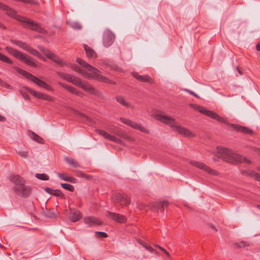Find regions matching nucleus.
Returning a JSON list of instances; mask_svg holds the SVG:
<instances>
[{
    "label": "nucleus",
    "instance_id": "nucleus-8",
    "mask_svg": "<svg viewBox=\"0 0 260 260\" xmlns=\"http://www.w3.org/2000/svg\"><path fill=\"white\" fill-rule=\"evenodd\" d=\"M18 21L25 27L30 28L34 30H40L39 25L34 21L28 19L27 17H16Z\"/></svg>",
    "mask_w": 260,
    "mask_h": 260
},
{
    "label": "nucleus",
    "instance_id": "nucleus-41",
    "mask_svg": "<svg viewBox=\"0 0 260 260\" xmlns=\"http://www.w3.org/2000/svg\"><path fill=\"white\" fill-rule=\"evenodd\" d=\"M64 181L70 182L71 183H75L76 182V179L73 177L68 176L64 179Z\"/></svg>",
    "mask_w": 260,
    "mask_h": 260
},
{
    "label": "nucleus",
    "instance_id": "nucleus-25",
    "mask_svg": "<svg viewBox=\"0 0 260 260\" xmlns=\"http://www.w3.org/2000/svg\"><path fill=\"white\" fill-rule=\"evenodd\" d=\"M54 62L60 65L61 66H66V63L62 61L58 56L54 53H52L50 57L49 58Z\"/></svg>",
    "mask_w": 260,
    "mask_h": 260
},
{
    "label": "nucleus",
    "instance_id": "nucleus-49",
    "mask_svg": "<svg viewBox=\"0 0 260 260\" xmlns=\"http://www.w3.org/2000/svg\"><path fill=\"white\" fill-rule=\"evenodd\" d=\"M184 90L185 91L189 93L191 95H192L193 96H195L196 98H199V96L196 93H194L193 91H192L191 90H189L188 89H184Z\"/></svg>",
    "mask_w": 260,
    "mask_h": 260
},
{
    "label": "nucleus",
    "instance_id": "nucleus-47",
    "mask_svg": "<svg viewBox=\"0 0 260 260\" xmlns=\"http://www.w3.org/2000/svg\"><path fill=\"white\" fill-rule=\"evenodd\" d=\"M82 178H85L87 180H90L92 179V176L86 174H82Z\"/></svg>",
    "mask_w": 260,
    "mask_h": 260
},
{
    "label": "nucleus",
    "instance_id": "nucleus-1",
    "mask_svg": "<svg viewBox=\"0 0 260 260\" xmlns=\"http://www.w3.org/2000/svg\"><path fill=\"white\" fill-rule=\"evenodd\" d=\"M77 62L83 67L86 68L87 71L90 72L88 73L85 70L80 69V67L77 65H73L72 67V69L76 72L81 74L84 78L88 79L96 80L100 82L111 84H115V82L110 80L106 77L101 75V72L99 70L93 67L92 66L86 63L82 59L77 58Z\"/></svg>",
    "mask_w": 260,
    "mask_h": 260
},
{
    "label": "nucleus",
    "instance_id": "nucleus-33",
    "mask_svg": "<svg viewBox=\"0 0 260 260\" xmlns=\"http://www.w3.org/2000/svg\"><path fill=\"white\" fill-rule=\"evenodd\" d=\"M61 186L67 190H69V191H70L71 192H73L74 191V186L70 184H68V183H61Z\"/></svg>",
    "mask_w": 260,
    "mask_h": 260
},
{
    "label": "nucleus",
    "instance_id": "nucleus-63",
    "mask_svg": "<svg viewBox=\"0 0 260 260\" xmlns=\"http://www.w3.org/2000/svg\"><path fill=\"white\" fill-rule=\"evenodd\" d=\"M0 28H3V29H6V27L1 22H0Z\"/></svg>",
    "mask_w": 260,
    "mask_h": 260
},
{
    "label": "nucleus",
    "instance_id": "nucleus-27",
    "mask_svg": "<svg viewBox=\"0 0 260 260\" xmlns=\"http://www.w3.org/2000/svg\"><path fill=\"white\" fill-rule=\"evenodd\" d=\"M0 8L3 9L6 12V14L9 16H14L16 14V12L13 10L9 8L7 6L3 5L0 3Z\"/></svg>",
    "mask_w": 260,
    "mask_h": 260
},
{
    "label": "nucleus",
    "instance_id": "nucleus-44",
    "mask_svg": "<svg viewBox=\"0 0 260 260\" xmlns=\"http://www.w3.org/2000/svg\"><path fill=\"white\" fill-rule=\"evenodd\" d=\"M53 196L56 197H63L64 194L59 190L58 189L54 190L53 192Z\"/></svg>",
    "mask_w": 260,
    "mask_h": 260
},
{
    "label": "nucleus",
    "instance_id": "nucleus-36",
    "mask_svg": "<svg viewBox=\"0 0 260 260\" xmlns=\"http://www.w3.org/2000/svg\"><path fill=\"white\" fill-rule=\"evenodd\" d=\"M0 60L10 64H12L13 61L7 56L0 53Z\"/></svg>",
    "mask_w": 260,
    "mask_h": 260
},
{
    "label": "nucleus",
    "instance_id": "nucleus-34",
    "mask_svg": "<svg viewBox=\"0 0 260 260\" xmlns=\"http://www.w3.org/2000/svg\"><path fill=\"white\" fill-rule=\"evenodd\" d=\"M32 139L39 143H43L44 140L34 132L31 134Z\"/></svg>",
    "mask_w": 260,
    "mask_h": 260
},
{
    "label": "nucleus",
    "instance_id": "nucleus-38",
    "mask_svg": "<svg viewBox=\"0 0 260 260\" xmlns=\"http://www.w3.org/2000/svg\"><path fill=\"white\" fill-rule=\"evenodd\" d=\"M97 132L101 135L103 136L107 139H109L110 134L103 130H97Z\"/></svg>",
    "mask_w": 260,
    "mask_h": 260
},
{
    "label": "nucleus",
    "instance_id": "nucleus-54",
    "mask_svg": "<svg viewBox=\"0 0 260 260\" xmlns=\"http://www.w3.org/2000/svg\"><path fill=\"white\" fill-rule=\"evenodd\" d=\"M116 139H117V138L115 137L114 136H112V135H110L109 138L108 140H110L111 141L115 142V141L116 140Z\"/></svg>",
    "mask_w": 260,
    "mask_h": 260
},
{
    "label": "nucleus",
    "instance_id": "nucleus-5",
    "mask_svg": "<svg viewBox=\"0 0 260 260\" xmlns=\"http://www.w3.org/2000/svg\"><path fill=\"white\" fill-rule=\"evenodd\" d=\"M10 180L15 184L13 189L17 196L26 198L31 193L30 186L25 185V180L19 175H13Z\"/></svg>",
    "mask_w": 260,
    "mask_h": 260
},
{
    "label": "nucleus",
    "instance_id": "nucleus-52",
    "mask_svg": "<svg viewBox=\"0 0 260 260\" xmlns=\"http://www.w3.org/2000/svg\"><path fill=\"white\" fill-rule=\"evenodd\" d=\"M158 248L160 250L162 251L167 256H170V254H169V252L168 251H167L166 250H165L164 248H163L162 247H160V246H158Z\"/></svg>",
    "mask_w": 260,
    "mask_h": 260
},
{
    "label": "nucleus",
    "instance_id": "nucleus-22",
    "mask_svg": "<svg viewBox=\"0 0 260 260\" xmlns=\"http://www.w3.org/2000/svg\"><path fill=\"white\" fill-rule=\"evenodd\" d=\"M190 106L194 109L199 111L201 113L203 114L206 116L207 115L208 112L209 111V110L207 109L206 108L198 105L191 104Z\"/></svg>",
    "mask_w": 260,
    "mask_h": 260
},
{
    "label": "nucleus",
    "instance_id": "nucleus-2",
    "mask_svg": "<svg viewBox=\"0 0 260 260\" xmlns=\"http://www.w3.org/2000/svg\"><path fill=\"white\" fill-rule=\"evenodd\" d=\"M56 74L63 79L72 83V84L80 88H81L84 90L88 92L90 94L98 96H102V92L94 88L92 85L88 84L87 82L81 80V79L78 77L73 76L71 74L60 72H57Z\"/></svg>",
    "mask_w": 260,
    "mask_h": 260
},
{
    "label": "nucleus",
    "instance_id": "nucleus-17",
    "mask_svg": "<svg viewBox=\"0 0 260 260\" xmlns=\"http://www.w3.org/2000/svg\"><path fill=\"white\" fill-rule=\"evenodd\" d=\"M207 116L213 119L217 120V121H218L219 122L223 123H228V122H227V120L226 119L220 116V115H219L218 114H217L216 113L214 112L213 111L209 110Z\"/></svg>",
    "mask_w": 260,
    "mask_h": 260
},
{
    "label": "nucleus",
    "instance_id": "nucleus-46",
    "mask_svg": "<svg viewBox=\"0 0 260 260\" xmlns=\"http://www.w3.org/2000/svg\"><path fill=\"white\" fill-rule=\"evenodd\" d=\"M52 53H52L49 50H48L47 48L45 49L43 52V54L48 58L50 57Z\"/></svg>",
    "mask_w": 260,
    "mask_h": 260
},
{
    "label": "nucleus",
    "instance_id": "nucleus-61",
    "mask_svg": "<svg viewBox=\"0 0 260 260\" xmlns=\"http://www.w3.org/2000/svg\"><path fill=\"white\" fill-rule=\"evenodd\" d=\"M256 49L257 51H260V42L258 43L256 45Z\"/></svg>",
    "mask_w": 260,
    "mask_h": 260
},
{
    "label": "nucleus",
    "instance_id": "nucleus-15",
    "mask_svg": "<svg viewBox=\"0 0 260 260\" xmlns=\"http://www.w3.org/2000/svg\"><path fill=\"white\" fill-rule=\"evenodd\" d=\"M229 126L231 130L247 134H251L252 133V130L247 128L246 127L242 126L238 124H229Z\"/></svg>",
    "mask_w": 260,
    "mask_h": 260
},
{
    "label": "nucleus",
    "instance_id": "nucleus-31",
    "mask_svg": "<svg viewBox=\"0 0 260 260\" xmlns=\"http://www.w3.org/2000/svg\"><path fill=\"white\" fill-rule=\"evenodd\" d=\"M116 101L119 103L120 104L124 106L125 107H129V104L128 103L126 102L123 96H118L116 97Z\"/></svg>",
    "mask_w": 260,
    "mask_h": 260
},
{
    "label": "nucleus",
    "instance_id": "nucleus-14",
    "mask_svg": "<svg viewBox=\"0 0 260 260\" xmlns=\"http://www.w3.org/2000/svg\"><path fill=\"white\" fill-rule=\"evenodd\" d=\"M11 42L13 44L17 45L20 48L25 50L28 52L30 54L31 53L33 48L30 47L29 45L27 44L26 43L22 42L21 41H18L16 40L11 39L10 40Z\"/></svg>",
    "mask_w": 260,
    "mask_h": 260
},
{
    "label": "nucleus",
    "instance_id": "nucleus-18",
    "mask_svg": "<svg viewBox=\"0 0 260 260\" xmlns=\"http://www.w3.org/2000/svg\"><path fill=\"white\" fill-rule=\"evenodd\" d=\"M84 220L86 224H89V225H100L102 224V222L99 219L93 216H87L84 218Z\"/></svg>",
    "mask_w": 260,
    "mask_h": 260
},
{
    "label": "nucleus",
    "instance_id": "nucleus-7",
    "mask_svg": "<svg viewBox=\"0 0 260 260\" xmlns=\"http://www.w3.org/2000/svg\"><path fill=\"white\" fill-rule=\"evenodd\" d=\"M17 71L24 77L30 80L39 86L44 88L49 91H53V89L51 86L48 85L45 82L41 80L36 76L32 75L31 74L19 68H17Z\"/></svg>",
    "mask_w": 260,
    "mask_h": 260
},
{
    "label": "nucleus",
    "instance_id": "nucleus-50",
    "mask_svg": "<svg viewBox=\"0 0 260 260\" xmlns=\"http://www.w3.org/2000/svg\"><path fill=\"white\" fill-rule=\"evenodd\" d=\"M57 176L60 179H61V180H63L64 181V179L68 177L65 174H63V173H58Z\"/></svg>",
    "mask_w": 260,
    "mask_h": 260
},
{
    "label": "nucleus",
    "instance_id": "nucleus-26",
    "mask_svg": "<svg viewBox=\"0 0 260 260\" xmlns=\"http://www.w3.org/2000/svg\"><path fill=\"white\" fill-rule=\"evenodd\" d=\"M84 48L85 49V51L86 52V55L88 57H94L96 56V53L95 51L91 48L90 47L88 46L87 45H84Z\"/></svg>",
    "mask_w": 260,
    "mask_h": 260
},
{
    "label": "nucleus",
    "instance_id": "nucleus-39",
    "mask_svg": "<svg viewBox=\"0 0 260 260\" xmlns=\"http://www.w3.org/2000/svg\"><path fill=\"white\" fill-rule=\"evenodd\" d=\"M42 100L45 101L53 102L54 101V98L45 93L43 94Z\"/></svg>",
    "mask_w": 260,
    "mask_h": 260
},
{
    "label": "nucleus",
    "instance_id": "nucleus-20",
    "mask_svg": "<svg viewBox=\"0 0 260 260\" xmlns=\"http://www.w3.org/2000/svg\"><path fill=\"white\" fill-rule=\"evenodd\" d=\"M130 126L134 129H138L140 132L146 134H149L150 133L149 131L144 126H143L141 124L133 121H132Z\"/></svg>",
    "mask_w": 260,
    "mask_h": 260
},
{
    "label": "nucleus",
    "instance_id": "nucleus-56",
    "mask_svg": "<svg viewBox=\"0 0 260 260\" xmlns=\"http://www.w3.org/2000/svg\"><path fill=\"white\" fill-rule=\"evenodd\" d=\"M115 142L117 143H118L119 144H121V145H123V143L122 141V140H120V139H118V138L116 139V140Z\"/></svg>",
    "mask_w": 260,
    "mask_h": 260
},
{
    "label": "nucleus",
    "instance_id": "nucleus-29",
    "mask_svg": "<svg viewBox=\"0 0 260 260\" xmlns=\"http://www.w3.org/2000/svg\"><path fill=\"white\" fill-rule=\"evenodd\" d=\"M65 160L69 165L73 166L74 168L80 167V165L78 162L72 158L66 157Z\"/></svg>",
    "mask_w": 260,
    "mask_h": 260
},
{
    "label": "nucleus",
    "instance_id": "nucleus-42",
    "mask_svg": "<svg viewBox=\"0 0 260 260\" xmlns=\"http://www.w3.org/2000/svg\"><path fill=\"white\" fill-rule=\"evenodd\" d=\"M120 120L123 123L130 126L131 122H132V120L126 119V118H121Z\"/></svg>",
    "mask_w": 260,
    "mask_h": 260
},
{
    "label": "nucleus",
    "instance_id": "nucleus-23",
    "mask_svg": "<svg viewBox=\"0 0 260 260\" xmlns=\"http://www.w3.org/2000/svg\"><path fill=\"white\" fill-rule=\"evenodd\" d=\"M243 174H247L254 178L257 181H260V174L252 170H247L242 171Z\"/></svg>",
    "mask_w": 260,
    "mask_h": 260
},
{
    "label": "nucleus",
    "instance_id": "nucleus-10",
    "mask_svg": "<svg viewBox=\"0 0 260 260\" xmlns=\"http://www.w3.org/2000/svg\"><path fill=\"white\" fill-rule=\"evenodd\" d=\"M113 200L114 202L119 203L122 206H127L131 203V201L127 195L120 193L114 194Z\"/></svg>",
    "mask_w": 260,
    "mask_h": 260
},
{
    "label": "nucleus",
    "instance_id": "nucleus-16",
    "mask_svg": "<svg viewBox=\"0 0 260 260\" xmlns=\"http://www.w3.org/2000/svg\"><path fill=\"white\" fill-rule=\"evenodd\" d=\"M133 76L138 81L142 82H147L150 84L154 83V80L148 75H139L137 73H133Z\"/></svg>",
    "mask_w": 260,
    "mask_h": 260
},
{
    "label": "nucleus",
    "instance_id": "nucleus-12",
    "mask_svg": "<svg viewBox=\"0 0 260 260\" xmlns=\"http://www.w3.org/2000/svg\"><path fill=\"white\" fill-rule=\"evenodd\" d=\"M107 216L110 219L121 223H124L126 221V217L125 216L114 212L108 211L107 212Z\"/></svg>",
    "mask_w": 260,
    "mask_h": 260
},
{
    "label": "nucleus",
    "instance_id": "nucleus-13",
    "mask_svg": "<svg viewBox=\"0 0 260 260\" xmlns=\"http://www.w3.org/2000/svg\"><path fill=\"white\" fill-rule=\"evenodd\" d=\"M169 206L168 202L164 201L163 202H155L151 205V210L155 212L163 211L165 208Z\"/></svg>",
    "mask_w": 260,
    "mask_h": 260
},
{
    "label": "nucleus",
    "instance_id": "nucleus-9",
    "mask_svg": "<svg viewBox=\"0 0 260 260\" xmlns=\"http://www.w3.org/2000/svg\"><path fill=\"white\" fill-rule=\"evenodd\" d=\"M190 164L198 169H200L201 170H202L203 171L206 172L210 175H217L218 172L212 169L207 165H206L205 164L201 162H198L194 160H192L190 162Z\"/></svg>",
    "mask_w": 260,
    "mask_h": 260
},
{
    "label": "nucleus",
    "instance_id": "nucleus-51",
    "mask_svg": "<svg viewBox=\"0 0 260 260\" xmlns=\"http://www.w3.org/2000/svg\"><path fill=\"white\" fill-rule=\"evenodd\" d=\"M45 191H46V192H47V193H49V194H52V195L53 194V192H54V189H51V188H49V187H46V188L45 189Z\"/></svg>",
    "mask_w": 260,
    "mask_h": 260
},
{
    "label": "nucleus",
    "instance_id": "nucleus-21",
    "mask_svg": "<svg viewBox=\"0 0 260 260\" xmlns=\"http://www.w3.org/2000/svg\"><path fill=\"white\" fill-rule=\"evenodd\" d=\"M58 84L61 86V87H63L64 88L67 89L69 92H70L72 93L75 94L76 95H80V93H81V92L80 91L77 90L74 87H72L70 85H65L61 82H58Z\"/></svg>",
    "mask_w": 260,
    "mask_h": 260
},
{
    "label": "nucleus",
    "instance_id": "nucleus-24",
    "mask_svg": "<svg viewBox=\"0 0 260 260\" xmlns=\"http://www.w3.org/2000/svg\"><path fill=\"white\" fill-rule=\"evenodd\" d=\"M54 62L60 65L61 66H66V63L62 61L58 56L54 53H52L50 57L49 58Z\"/></svg>",
    "mask_w": 260,
    "mask_h": 260
},
{
    "label": "nucleus",
    "instance_id": "nucleus-59",
    "mask_svg": "<svg viewBox=\"0 0 260 260\" xmlns=\"http://www.w3.org/2000/svg\"><path fill=\"white\" fill-rule=\"evenodd\" d=\"M77 176L80 177H82V175H81L82 174H84L83 172L79 171H77Z\"/></svg>",
    "mask_w": 260,
    "mask_h": 260
},
{
    "label": "nucleus",
    "instance_id": "nucleus-19",
    "mask_svg": "<svg viewBox=\"0 0 260 260\" xmlns=\"http://www.w3.org/2000/svg\"><path fill=\"white\" fill-rule=\"evenodd\" d=\"M81 212L76 210H71L69 216V219L73 222H76L81 218Z\"/></svg>",
    "mask_w": 260,
    "mask_h": 260
},
{
    "label": "nucleus",
    "instance_id": "nucleus-40",
    "mask_svg": "<svg viewBox=\"0 0 260 260\" xmlns=\"http://www.w3.org/2000/svg\"><path fill=\"white\" fill-rule=\"evenodd\" d=\"M95 235L96 237L98 238H106L108 237V235L106 233L103 232H95Z\"/></svg>",
    "mask_w": 260,
    "mask_h": 260
},
{
    "label": "nucleus",
    "instance_id": "nucleus-43",
    "mask_svg": "<svg viewBox=\"0 0 260 260\" xmlns=\"http://www.w3.org/2000/svg\"><path fill=\"white\" fill-rule=\"evenodd\" d=\"M17 154L22 157H26L28 155V151H20L17 152Z\"/></svg>",
    "mask_w": 260,
    "mask_h": 260
},
{
    "label": "nucleus",
    "instance_id": "nucleus-4",
    "mask_svg": "<svg viewBox=\"0 0 260 260\" xmlns=\"http://www.w3.org/2000/svg\"><path fill=\"white\" fill-rule=\"evenodd\" d=\"M216 156L224 161L233 164L242 162L250 164L251 162L249 159L224 147H217Z\"/></svg>",
    "mask_w": 260,
    "mask_h": 260
},
{
    "label": "nucleus",
    "instance_id": "nucleus-55",
    "mask_svg": "<svg viewBox=\"0 0 260 260\" xmlns=\"http://www.w3.org/2000/svg\"><path fill=\"white\" fill-rule=\"evenodd\" d=\"M2 86L6 87L7 88H9V89H11V86L9 84H7L5 82H4V83L3 84Z\"/></svg>",
    "mask_w": 260,
    "mask_h": 260
},
{
    "label": "nucleus",
    "instance_id": "nucleus-3",
    "mask_svg": "<svg viewBox=\"0 0 260 260\" xmlns=\"http://www.w3.org/2000/svg\"><path fill=\"white\" fill-rule=\"evenodd\" d=\"M152 117L156 120L170 125L172 128L185 137L192 138L196 136L195 134L188 129L178 125L175 120L172 117H169L161 113L154 114Z\"/></svg>",
    "mask_w": 260,
    "mask_h": 260
},
{
    "label": "nucleus",
    "instance_id": "nucleus-30",
    "mask_svg": "<svg viewBox=\"0 0 260 260\" xmlns=\"http://www.w3.org/2000/svg\"><path fill=\"white\" fill-rule=\"evenodd\" d=\"M68 24L73 29H80L82 28L81 25L80 23L77 22L73 21H67Z\"/></svg>",
    "mask_w": 260,
    "mask_h": 260
},
{
    "label": "nucleus",
    "instance_id": "nucleus-35",
    "mask_svg": "<svg viewBox=\"0 0 260 260\" xmlns=\"http://www.w3.org/2000/svg\"><path fill=\"white\" fill-rule=\"evenodd\" d=\"M37 178L41 180H49V176L46 174H39L37 173L35 175Z\"/></svg>",
    "mask_w": 260,
    "mask_h": 260
},
{
    "label": "nucleus",
    "instance_id": "nucleus-11",
    "mask_svg": "<svg viewBox=\"0 0 260 260\" xmlns=\"http://www.w3.org/2000/svg\"><path fill=\"white\" fill-rule=\"evenodd\" d=\"M115 39L114 34L109 29L105 30L103 34V43L106 47L110 46Z\"/></svg>",
    "mask_w": 260,
    "mask_h": 260
},
{
    "label": "nucleus",
    "instance_id": "nucleus-6",
    "mask_svg": "<svg viewBox=\"0 0 260 260\" xmlns=\"http://www.w3.org/2000/svg\"><path fill=\"white\" fill-rule=\"evenodd\" d=\"M6 50L10 53L11 55H13L16 58L18 59L21 61H23L25 64L28 66L32 67H37V62L30 56L24 54L23 53L17 50L14 48H13L11 47L7 46L5 48Z\"/></svg>",
    "mask_w": 260,
    "mask_h": 260
},
{
    "label": "nucleus",
    "instance_id": "nucleus-57",
    "mask_svg": "<svg viewBox=\"0 0 260 260\" xmlns=\"http://www.w3.org/2000/svg\"><path fill=\"white\" fill-rule=\"evenodd\" d=\"M22 96H23L24 99L26 100H29V96L27 94H22Z\"/></svg>",
    "mask_w": 260,
    "mask_h": 260
},
{
    "label": "nucleus",
    "instance_id": "nucleus-53",
    "mask_svg": "<svg viewBox=\"0 0 260 260\" xmlns=\"http://www.w3.org/2000/svg\"><path fill=\"white\" fill-rule=\"evenodd\" d=\"M76 114L77 115H78L80 116H81V117L82 118H83H83L87 119V116H86V115H84V114H82V113H80V112H78V111H77V112H76Z\"/></svg>",
    "mask_w": 260,
    "mask_h": 260
},
{
    "label": "nucleus",
    "instance_id": "nucleus-32",
    "mask_svg": "<svg viewBox=\"0 0 260 260\" xmlns=\"http://www.w3.org/2000/svg\"><path fill=\"white\" fill-rule=\"evenodd\" d=\"M30 54L38 57L39 59H42L43 61L46 60V59L44 57L43 55L36 49H33Z\"/></svg>",
    "mask_w": 260,
    "mask_h": 260
},
{
    "label": "nucleus",
    "instance_id": "nucleus-64",
    "mask_svg": "<svg viewBox=\"0 0 260 260\" xmlns=\"http://www.w3.org/2000/svg\"><path fill=\"white\" fill-rule=\"evenodd\" d=\"M5 81L0 79V85L2 86Z\"/></svg>",
    "mask_w": 260,
    "mask_h": 260
},
{
    "label": "nucleus",
    "instance_id": "nucleus-60",
    "mask_svg": "<svg viewBox=\"0 0 260 260\" xmlns=\"http://www.w3.org/2000/svg\"><path fill=\"white\" fill-rule=\"evenodd\" d=\"M6 120V118L0 115V121H5Z\"/></svg>",
    "mask_w": 260,
    "mask_h": 260
},
{
    "label": "nucleus",
    "instance_id": "nucleus-48",
    "mask_svg": "<svg viewBox=\"0 0 260 260\" xmlns=\"http://www.w3.org/2000/svg\"><path fill=\"white\" fill-rule=\"evenodd\" d=\"M143 246H144L146 249L150 251L151 252H154L155 251V249H154L151 246L146 245V244H142Z\"/></svg>",
    "mask_w": 260,
    "mask_h": 260
},
{
    "label": "nucleus",
    "instance_id": "nucleus-28",
    "mask_svg": "<svg viewBox=\"0 0 260 260\" xmlns=\"http://www.w3.org/2000/svg\"><path fill=\"white\" fill-rule=\"evenodd\" d=\"M27 91L29 92V93H30L31 95H32L35 98L39 99H42L43 98V93H41L38 91H36L32 89L27 88Z\"/></svg>",
    "mask_w": 260,
    "mask_h": 260
},
{
    "label": "nucleus",
    "instance_id": "nucleus-45",
    "mask_svg": "<svg viewBox=\"0 0 260 260\" xmlns=\"http://www.w3.org/2000/svg\"><path fill=\"white\" fill-rule=\"evenodd\" d=\"M52 53H52L49 50H48L47 48L45 49L43 52V54L48 58L50 57Z\"/></svg>",
    "mask_w": 260,
    "mask_h": 260
},
{
    "label": "nucleus",
    "instance_id": "nucleus-62",
    "mask_svg": "<svg viewBox=\"0 0 260 260\" xmlns=\"http://www.w3.org/2000/svg\"><path fill=\"white\" fill-rule=\"evenodd\" d=\"M209 226L212 229H213L214 230H215L216 232L217 231V229L215 228V226H214L212 224H209Z\"/></svg>",
    "mask_w": 260,
    "mask_h": 260
},
{
    "label": "nucleus",
    "instance_id": "nucleus-37",
    "mask_svg": "<svg viewBox=\"0 0 260 260\" xmlns=\"http://www.w3.org/2000/svg\"><path fill=\"white\" fill-rule=\"evenodd\" d=\"M235 245L238 248H242V247H245L246 246H249V244H248L247 243L245 242H240L235 243Z\"/></svg>",
    "mask_w": 260,
    "mask_h": 260
},
{
    "label": "nucleus",
    "instance_id": "nucleus-58",
    "mask_svg": "<svg viewBox=\"0 0 260 260\" xmlns=\"http://www.w3.org/2000/svg\"><path fill=\"white\" fill-rule=\"evenodd\" d=\"M38 48L39 49V50L42 52L43 53L44 52L45 49H46V48L43 47V46H38Z\"/></svg>",
    "mask_w": 260,
    "mask_h": 260
}]
</instances>
